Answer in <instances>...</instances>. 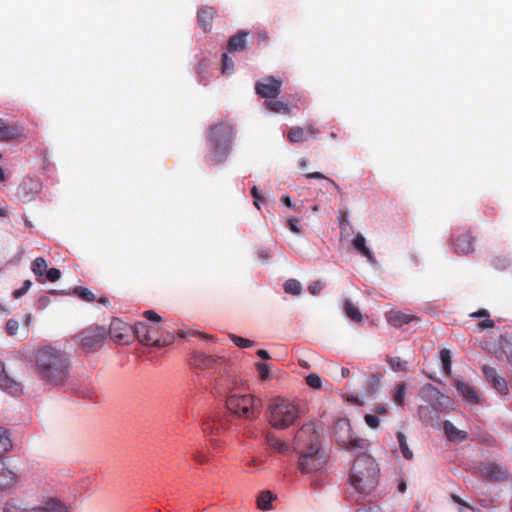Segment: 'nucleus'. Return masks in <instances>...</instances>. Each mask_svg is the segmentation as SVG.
I'll list each match as a JSON object with an SVG mask.
<instances>
[{
    "label": "nucleus",
    "mask_w": 512,
    "mask_h": 512,
    "mask_svg": "<svg viewBox=\"0 0 512 512\" xmlns=\"http://www.w3.org/2000/svg\"><path fill=\"white\" fill-rule=\"evenodd\" d=\"M228 428V418L223 413H213L203 422L202 429L210 435H221Z\"/></svg>",
    "instance_id": "nucleus-12"
},
{
    "label": "nucleus",
    "mask_w": 512,
    "mask_h": 512,
    "mask_svg": "<svg viewBox=\"0 0 512 512\" xmlns=\"http://www.w3.org/2000/svg\"><path fill=\"white\" fill-rule=\"evenodd\" d=\"M482 372L486 381L492 386L493 389H495L500 394H508V383L506 379L498 373L496 368L489 365H483Z\"/></svg>",
    "instance_id": "nucleus-13"
},
{
    "label": "nucleus",
    "mask_w": 512,
    "mask_h": 512,
    "mask_svg": "<svg viewBox=\"0 0 512 512\" xmlns=\"http://www.w3.org/2000/svg\"><path fill=\"white\" fill-rule=\"evenodd\" d=\"M490 314L488 312V310L486 309H480L476 312H473L470 314V317L472 318H489Z\"/></svg>",
    "instance_id": "nucleus-60"
},
{
    "label": "nucleus",
    "mask_w": 512,
    "mask_h": 512,
    "mask_svg": "<svg viewBox=\"0 0 512 512\" xmlns=\"http://www.w3.org/2000/svg\"><path fill=\"white\" fill-rule=\"evenodd\" d=\"M282 81L273 76H267L257 81L255 92L266 99H275L281 93Z\"/></svg>",
    "instance_id": "nucleus-10"
},
{
    "label": "nucleus",
    "mask_w": 512,
    "mask_h": 512,
    "mask_svg": "<svg viewBox=\"0 0 512 512\" xmlns=\"http://www.w3.org/2000/svg\"><path fill=\"white\" fill-rule=\"evenodd\" d=\"M45 275L48 281L55 282L60 278L61 272L57 268H50L46 271Z\"/></svg>",
    "instance_id": "nucleus-53"
},
{
    "label": "nucleus",
    "mask_w": 512,
    "mask_h": 512,
    "mask_svg": "<svg viewBox=\"0 0 512 512\" xmlns=\"http://www.w3.org/2000/svg\"><path fill=\"white\" fill-rule=\"evenodd\" d=\"M234 68V62L227 54L222 55V71L223 73H229Z\"/></svg>",
    "instance_id": "nucleus-46"
},
{
    "label": "nucleus",
    "mask_w": 512,
    "mask_h": 512,
    "mask_svg": "<svg viewBox=\"0 0 512 512\" xmlns=\"http://www.w3.org/2000/svg\"><path fill=\"white\" fill-rule=\"evenodd\" d=\"M231 339L236 346L241 347V348H248L253 345V341L243 338V337H240V336L231 335Z\"/></svg>",
    "instance_id": "nucleus-45"
},
{
    "label": "nucleus",
    "mask_w": 512,
    "mask_h": 512,
    "mask_svg": "<svg viewBox=\"0 0 512 512\" xmlns=\"http://www.w3.org/2000/svg\"><path fill=\"white\" fill-rule=\"evenodd\" d=\"M107 337V329L104 326L89 327L75 336L81 348L85 352L98 350Z\"/></svg>",
    "instance_id": "nucleus-8"
},
{
    "label": "nucleus",
    "mask_w": 512,
    "mask_h": 512,
    "mask_svg": "<svg viewBox=\"0 0 512 512\" xmlns=\"http://www.w3.org/2000/svg\"><path fill=\"white\" fill-rule=\"evenodd\" d=\"M133 338H137L138 341L146 346L151 344L150 338V324L144 321H139L132 326Z\"/></svg>",
    "instance_id": "nucleus-20"
},
{
    "label": "nucleus",
    "mask_w": 512,
    "mask_h": 512,
    "mask_svg": "<svg viewBox=\"0 0 512 512\" xmlns=\"http://www.w3.org/2000/svg\"><path fill=\"white\" fill-rule=\"evenodd\" d=\"M32 271L38 277H43L47 271V262L44 258L38 257L32 263Z\"/></svg>",
    "instance_id": "nucleus-37"
},
{
    "label": "nucleus",
    "mask_w": 512,
    "mask_h": 512,
    "mask_svg": "<svg viewBox=\"0 0 512 512\" xmlns=\"http://www.w3.org/2000/svg\"><path fill=\"white\" fill-rule=\"evenodd\" d=\"M165 330V327L159 324L150 325L149 335L151 338V344L149 346L162 347L166 345L169 342V340H167L163 335V332Z\"/></svg>",
    "instance_id": "nucleus-22"
},
{
    "label": "nucleus",
    "mask_w": 512,
    "mask_h": 512,
    "mask_svg": "<svg viewBox=\"0 0 512 512\" xmlns=\"http://www.w3.org/2000/svg\"><path fill=\"white\" fill-rule=\"evenodd\" d=\"M287 138L291 143H300L305 139V130L302 127L294 126L289 129Z\"/></svg>",
    "instance_id": "nucleus-35"
},
{
    "label": "nucleus",
    "mask_w": 512,
    "mask_h": 512,
    "mask_svg": "<svg viewBox=\"0 0 512 512\" xmlns=\"http://www.w3.org/2000/svg\"><path fill=\"white\" fill-rule=\"evenodd\" d=\"M407 391V386L405 382H399L393 389V401L398 406H403L405 401V395Z\"/></svg>",
    "instance_id": "nucleus-31"
},
{
    "label": "nucleus",
    "mask_w": 512,
    "mask_h": 512,
    "mask_svg": "<svg viewBox=\"0 0 512 512\" xmlns=\"http://www.w3.org/2000/svg\"><path fill=\"white\" fill-rule=\"evenodd\" d=\"M257 370L259 372L260 378L262 380H265L269 376V366L266 363H258L257 364Z\"/></svg>",
    "instance_id": "nucleus-55"
},
{
    "label": "nucleus",
    "mask_w": 512,
    "mask_h": 512,
    "mask_svg": "<svg viewBox=\"0 0 512 512\" xmlns=\"http://www.w3.org/2000/svg\"><path fill=\"white\" fill-rule=\"evenodd\" d=\"M12 448V441L8 429L0 427V456Z\"/></svg>",
    "instance_id": "nucleus-33"
},
{
    "label": "nucleus",
    "mask_w": 512,
    "mask_h": 512,
    "mask_svg": "<svg viewBox=\"0 0 512 512\" xmlns=\"http://www.w3.org/2000/svg\"><path fill=\"white\" fill-rule=\"evenodd\" d=\"M37 376L46 384L64 385L70 376L71 363L68 354L52 345L38 348L33 356Z\"/></svg>",
    "instance_id": "nucleus-1"
},
{
    "label": "nucleus",
    "mask_w": 512,
    "mask_h": 512,
    "mask_svg": "<svg viewBox=\"0 0 512 512\" xmlns=\"http://www.w3.org/2000/svg\"><path fill=\"white\" fill-rule=\"evenodd\" d=\"M283 288L287 294H292V295H299L302 291L301 283L296 279H288L284 283Z\"/></svg>",
    "instance_id": "nucleus-38"
},
{
    "label": "nucleus",
    "mask_w": 512,
    "mask_h": 512,
    "mask_svg": "<svg viewBox=\"0 0 512 512\" xmlns=\"http://www.w3.org/2000/svg\"><path fill=\"white\" fill-rule=\"evenodd\" d=\"M273 499L274 496L270 491L262 492L257 499L258 507L262 510L270 509V504Z\"/></svg>",
    "instance_id": "nucleus-39"
},
{
    "label": "nucleus",
    "mask_w": 512,
    "mask_h": 512,
    "mask_svg": "<svg viewBox=\"0 0 512 512\" xmlns=\"http://www.w3.org/2000/svg\"><path fill=\"white\" fill-rule=\"evenodd\" d=\"M73 293L87 302H94L96 300L95 295L86 287H76Z\"/></svg>",
    "instance_id": "nucleus-40"
},
{
    "label": "nucleus",
    "mask_w": 512,
    "mask_h": 512,
    "mask_svg": "<svg viewBox=\"0 0 512 512\" xmlns=\"http://www.w3.org/2000/svg\"><path fill=\"white\" fill-rule=\"evenodd\" d=\"M295 444L301 450L298 465L302 473L318 471L326 464L328 456L320 447L314 424L302 425L295 435Z\"/></svg>",
    "instance_id": "nucleus-2"
},
{
    "label": "nucleus",
    "mask_w": 512,
    "mask_h": 512,
    "mask_svg": "<svg viewBox=\"0 0 512 512\" xmlns=\"http://www.w3.org/2000/svg\"><path fill=\"white\" fill-rule=\"evenodd\" d=\"M307 131L310 134V136L313 138H316V135L319 133V130L313 125H308Z\"/></svg>",
    "instance_id": "nucleus-62"
},
{
    "label": "nucleus",
    "mask_w": 512,
    "mask_h": 512,
    "mask_svg": "<svg viewBox=\"0 0 512 512\" xmlns=\"http://www.w3.org/2000/svg\"><path fill=\"white\" fill-rule=\"evenodd\" d=\"M6 511L7 512H43V510L40 508V506L33 507V508H18L16 506H7Z\"/></svg>",
    "instance_id": "nucleus-49"
},
{
    "label": "nucleus",
    "mask_w": 512,
    "mask_h": 512,
    "mask_svg": "<svg viewBox=\"0 0 512 512\" xmlns=\"http://www.w3.org/2000/svg\"><path fill=\"white\" fill-rule=\"evenodd\" d=\"M40 508L43 512H68L69 508L57 498H48Z\"/></svg>",
    "instance_id": "nucleus-28"
},
{
    "label": "nucleus",
    "mask_w": 512,
    "mask_h": 512,
    "mask_svg": "<svg viewBox=\"0 0 512 512\" xmlns=\"http://www.w3.org/2000/svg\"><path fill=\"white\" fill-rule=\"evenodd\" d=\"M357 512H384L380 507H370L368 509H361V510H358Z\"/></svg>",
    "instance_id": "nucleus-64"
},
{
    "label": "nucleus",
    "mask_w": 512,
    "mask_h": 512,
    "mask_svg": "<svg viewBox=\"0 0 512 512\" xmlns=\"http://www.w3.org/2000/svg\"><path fill=\"white\" fill-rule=\"evenodd\" d=\"M265 106L267 110L273 113H281V114H289L290 108L288 105L282 101L278 100H269L266 101Z\"/></svg>",
    "instance_id": "nucleus-30"
},
{
    "label": "nucleus",
    "mask_w": 512,
    "mask_h": 512,
    "mask_svg": "<svg viewBox=\"0 0 512 512\" xmlns=\"http://www.w3.org/2000/svg\"><path fill=\"white\" fill-rule=\"evenodd\" d=\"M324 287V284L320 281H315L311 283L308 287V290L311 294L317 295Z\"/></svg>",
    "instance_id": "nucleus-56"
},
{
    "label": "nucleus",
    "mask_w": 512,
    "mask_h": 512,
    "mask_svg": "<svg viewBox=\"0 0 512 512\" xmlns=\"http://www.w3.org/2000/svg\"><path fill=\"white\" fill-rule=\"evenodd\" d=\"M305 177L307 179H325L329 184H331L333 186V189H335L337 191V193H339V194L341 193V189H340L339 185L333 179L326 177L321 172L307 173V174H305Z\"/></svg>",
    "instance_id": "nucleus-41"
},
{
    "label": "nucleus",
    "mask_w": 512,
    "mask_h": 512,
    "mask_svg": "<svg viewBox=\"0 0 512 512\" xmlns=\"http://www.w3.org/2000/svg\"><path fill=\"white\" fill-rule=\"evenodd\" d=\"M386 320L391 326L400 328L414 320H418V317L401 311L392 310L386 314Z\"/></svg>",
    "instance_id": "nucleus-19"
},
{
    "label": "nucleus",
    "mask_w": 512,
    "mask_h": 512,
    "mask_svg": "<svg viewBox=\"0 0 512 512\" xmlns=\"http://www.w3.org/2000/svg\"><path fill=\"white\" fill-rule=\"evenodd\" d=\"M300 418L299 405L292 400L276 397L269 406L268 421L276 429H287Z\"/></svg>",
    "instance_id": "nucleus-4"
},
{
    "label": "nucleus",
    "mask_w": 512,
    "mask_h": 512,
    "mask_svg": "<svg viewBox=\"0 0 512 512\" xmlns=\"http://www.w3.org/2000/svg\"><path fill=\"white\" fill-rule=\"evenodd\" d=\"M365 423L372 429L378 428L380 420L376 415L366 414L364 417Z\"/></svg>",
    "instance_id": "nucleus-48"
},
{
    "label": "nucleus",
    "mask_w": 512,
    "mask_h": 512,
    "mask_svg": "<svg viewBox=\"0 0 512 512\" xmlns=\"http://www.w3.org/2000/svg\"><path fill=\"white\" fill-rule=\"evenodd\" d=\"M336 441L347 450L364 449L365 441L357 437L348 419H339L334 427Z\"/></svg>",
    "instance_id": "nucleus-7"
},
{
    "label": "nucleus",
    "mask_w": 512,
    "mask_h": 512,
    "mask_svg": "<svg viewBox=\"0 0 512 512\" xmlns=\"http://www.w3.org/2000/svg\"><path fill=\"white\" fill-rule=\"evenodd\" d=\"M373 411L378 415H385L388 412L386 405H377L374 407Z\"/></svg>",
    "instance_id": "nucleus-61"
},
{
    "label": "nucleus",
    "mask_w": 512,
    "mask_h": 512,
    "mask_svg": "<svg viewBox=\"0 0 512 512\" xmlns=\"http://www.w3.org/2000/svg\"><path fill=\"white\" fill-rule=\"evenodd\" d=\"M352 245L354 249L359 252L362 256L366 257L371 263L375 262L373 252L366 246V240L361 233H357L353 239Z\"/></svg>",
    "instance_id": "nucleus-23"
},
{
    "label": "nucleus",
    "mask_w": 512,
    "mask_h": 512,
    "mask_svg": "<svg viewBox=\"0 0 512 512\" xmlns=\"http://www.w3.org/2000/svg\"><path fill=\"white\" fill-rule=\"evenodd\" d=\"M480 472L486 480L491 482H499L507 479V472L495 463L483 465Z\"/></svg>",
    "instance_id": "nucleus-16"
},
{
    "label": "nucleus",
    "mask_w": 512,
    "mask_h": 512,
    "mask_svg": "<svg viewBox=\"0 0 512 512\" xmlns=\"http://www.w3.org/2000/svg\"><path fill=\"white\" fill-rule=\"evenodd\" d=\"M219 361V357L207 355L203 352H194L191 358V365L197 369L209 370L214 368Z\"/></svg>",
    "instance_id": "nucleus-15"
},
{
    "label": "nucleus",
    "mask_w": 512,
    "mask_h": 512,
    "mask_svg": "<svg viewBox=\"0 0 512 512\" xmlns=\"http://www.w3.org/2000/svg\"><path fill=\"white\" fill-rule=\"evenodd\" d=\"M143 316L147 320L154 322V324H159L162 320L161 316L153 310L144 311Z\"/></svg>",
    "instance_id": "nucleus-52"
},
{
    "label": "nucleus",
    "mask_w": 512,
    "mask_h": 512,
    "mask_svg": "<svg viewBox=\"0 0 512 512\" xmlns=\"http://www.w3.org/2000/svg\"><path fill=\"white\" fill-rule=\"evenodd\" d=\"M108 334L114 342L121 345H127L133 340L132 326L118 318L112 319L109 329L107 330V335Z\"/></svg>",
    "instance_id": "nucleus-9"
},
{
    "label": "nucleus",
    "mask_w": 512,
    "mask_h": 512,
    "mask_svg": "<svg viewBox=\"0 0 512 512\" xmlns=\"http://www.w3.org/2000/svg\"><path fill=\"white\" fill-rule=\"evenodd\" d=\"M193 459L199 464H205L209 462V455L203 451H195L192 455Z\"/></svg>",
    "instance_id": "nucleus-51"
},
{
    "label": "nucleus",
    "mask_w": 512,
    "mask_h": 512,
    "mask_svg": "<svg viewBox=\"0 0 512 512\" xmlns=\"http://www.w3.org/2000/svg\"><path fill=\"white\" fill-rule=\"evenodd\" d=\"M298 223H299V219L298 218H291L288 220V226H289V229L294 232V233H298L300 231L299 227H298Z\"/></svg>",
    "instance_id": "nucleus-59"
},
{
    "label": "nucleus",
    "mask_w": 512,
    "mask_h": 512,
    "mask_svg": "<svg viewBox=\"0 0 512 512\" xmlns=\"http://www.w3.org/2000/svg\"><path fill=\"white\" fill-rule=\"evenodd\" d=\"M0 388L12 395L21 391V385L8 375L3 362H0Z\"/></svg>",
    "instance_id": "nucleus-17"
},
{
    "label": "nucleus",
    "mask_w": 512,
    "mask_h": 512,
    "mask_svg": "<svg viewBox=\"0 0 512 512\" xmlns=\"http://www.w3.org/2000/svg\"><path fill=\"white\" fill-rule=\"evenodd\" d=\"M440 358L443 365V370L446 373H450L451 371V353L448 349H443L440 352Z\"/></svg>",
    "instance_id": "nucleus-43"
},
{
    "label": "nucleus",
    "mask_w": 512,
    "mask_h": 512,
    "mask_svg": "<svg viewBox=\"0 0 512 512\" xmlns=\"http://www.w3.org/2000/svg\"><path fill=\"white\" fill-rule=\"evenodd\" d=\"M233 137L234 130L228 122H219L210 126L208 141L213 149L215 161L220 162L226 157Z\"/></svg>",
    "instance_id": "nucleus-5"
},
{
    "label": "nucleus",
    "mask_w": 512,
    "mask_h": 512,
    "mask_svg": "<svg viewBox=\"0 0 512 512\" xmlns=\"http://www.w3.org/2000/svg\"><path fill=\"white\" fill-rule=\"evenodd\" d=\"M216 13L217 11L215 8L210 6H203L198 10V24L204 32H209L211 30Z\"/></svg>",
    "instance_id": "nucleus-18"
},
{
    "label": "nucleus",
    "mask_w": 512,
    "mask_h": 512,
    "mask_svg": "<svg viewBox=\"0 0 512 512\" xmlns=\"http://www.w3.org/2000/svg\"><path fill=\"white\" fill-rule=\"evenodd\" d=\"M226 406L239 417L253 419L259 408V400L250 394L231 393L226 399Z\"/></svg>",
    "instance_id": "nucleus-6"
},
{
    "label": "nucleus",
    "mask_w": 512,
    "mask_h": 512,
    "mask_svg": "<svg viewBox=\"0 0 512 512\" xmlns=\"http://www.w3.org/2000/svg\"><path fill=\"white\" fill-rule=\"evenodd\" d=\"M266 441L278 453L286 454L290 451L289 445L272 433L267 434Z\"/></svg>",
    "instance_id": "nucleus-27"
},
{
    "label": "nucleus",
    "mask_w": 512,
    "mask_h": 512,
    "mask_svg": "<svg viewBox=\"0 0 512 512\" xmlns=\"http://www.w3.org/2000/svg\"><path fill=\"white\" fill-rule=\"evenodd\" d=\"M443 430L446 437L452 442H463L468 437L467 432L459 430L454 426L452 422L448 420L444 421Z\"/></svg>",
    "instance_id": "nucleus-21"
},
{
    "label": "nucleus",
    "mask_w": 512,
    "mask_h": 512,
    "mask_svg": "<svg viewBox=\"0 0 512 512\" xmlns=\"http://www.w3.org/2000/svg\"><path fill=\"white\" fill-rule=\"evenodd\" d=\"M339 369H340V373H341V375H340V379H339V380H342V379H344V378L349 377V375H350V370H349L348 368H346V367H341V368H339Z\"/></svg>",
    "instance_id": "nucleus-63"
},
{
    "label": "nucleus",
    "mask_w": 512,
    "mask_h": 512,
    "mask_svg": "<svg viewBox=\"0 0 512 512\" xmlns=\"http://www.w3.org/2000/svg\"><path fill=\"white\" fill-rule=\"evenodd\" d=\"M494 326H495V322L489 318H486L477 324V328L479 331H482L484 329L493 328Z\"/></svg>",
    "instance_id": "nucleus-57"
},
{
    "label": "nucleus",
    "mask_w": 512,
    "mask_h": 512,
    "mask_svg": "<svg viewBox=\"0 0 512 512\" xmlns=\"http://www.w3.org/2000/svg\"><path fill=\"white\" fill-rule=\"evenodd\" d=\"M18 129L13 126H8L5 122L0 119V140L9 141L13 140L18 136Z\"/></svg>",
    "instance_id": "nucleus-29"
},
{
    "label": "nucleus",
    "mask_w": 512,
    "mask_h": 512,
    "mask_svg": "<svg viewBox=\"0 0 512 512\" xmlns=\"http://www.w3.org/2000/svg\"><path fill=\"white\" fill-rule=\"evenodd\" d=\"M251 195L254 198V205L259 209L260 208L259 202L262 200V198H261L258 188L256 186L252 187Z\"/></svg>",
    "instance_id": "nucleus-58"
},
{
    "label": "nucleus",
    "mask_w": 512,
    "mask_h": 512,
    "mask_svg": "<svg viewBox=\"0 0 512 512\" xmlns=\"http://www.w3.org/2000/svg\"><path fill=\"white\" fill-rule=\"evenodd\" d=\"M396 436L402 456L407 460H411L413 458V452L408 446L406 436L400 431L397 432Z\"/></svg>",
    "instance_id": "nucleus-34"
},
{
    "label": "nucleus",
    "mask_w": 512,
    "mask_h": 512,
    "mask_svg": "<svg viewBox=\"0 0 512 512\" xmlns=\"http://www.w3.org/2000/svg\"><path fill=\"white\" fill-rule=\"evenodd\" d=\"M386 361L390 365L391 369L395 372L407 371V363L406 361H403L400 357H392L387 355Z\"/></svg>",
    "instance_id": "nucleus-36"
},
{
    "label": "nucleus",
    "mask_w": 512,
    "mask_h": 512,
    "mask_svg": "<svg viewBox=\"0 0 512 512\" xmlns=\"http://www.w3.org/2000/svg\"><path fill=\"white\" fill-rule=\"evenodd\" d=\"M31 285H32V283L30 280H25L23 282L22 287L19 289H16L13 292L14 298H20L21 296H23L30 289Z\"/></svg>",
    "instance_id": "nucleus-50"
},
{
    "label": "nucleus",
    "mask_w": 512,
    "mask_h": 512,
    "mask_svg": "<svg viewBox=\"0 0 512 512\" xmlns=\"http://www.w3.org/2000/svg\"><path fill=\"white\" fill-rule=\"evenodd\" d=\"M382 378H383V376L381 373H373L369 376L368 388L371 393H374L378 389Z\"/></svg>",
    "instance_id": "nucleus-42"
},
{
    "label": "nucleus",
    "mask_w": 512,
    "mask_h": 512,
    "mask_svg": "<svg viewBox=\"0 0 512 512\" xmlns=\"http://www.w3.org/2000/svg\"><path fill=\"white\" fill-rule=\"evenodd\" d=\"M306 383L311 388L319 389L321 388L322 380L319 375L311 373L306 377Z\"/></svg>",
    "instance_id": "nucleus-44"
},
{
    "label": "nucleus",
    "mask_w": 512,
    "mask_h": 512,
    "mask_svg": "<svg viewBox=\"0 0 512 512\" xmlns=\"http://www.w3.org/2000/svg\"><path fill=\"white\" fill-rule=\"evenodd\" d=\"M256 37H257V44L259 46H266L270 39V37L266 31L257 32Z\"/></svg>",
    "instance_id": "nucleus-54"
},
{
    "label": "nucleus",
    "mask_w": 512,
    "mask_h": 512,
    "mask_svg": "<svg viewBox=\"0 0 512 512\" xmlns=\"http://www.w3.org/2000/svg\"><path fill=\"white\" fill-rule=\"evenodd\" d=\"M344 310L346 315L354 322L362 321L360 310L349 300L344 301Z\"/></svg>",
    "instance_id": "nucleus-32"
},
{
    "label": "nucleus",
    "mask_w": 512,
    "mask_h": 512,
    "mask_svg": "<svg viewBox=\"0 0 512 512\" xmlns=\"http://www.w3.org/2000/svg\"><path fill=\"white\" fill-rule=\"evenodd\" d=\"M249 35L248 31H239L237 34L230 37L228 41V51H242L246 48V38Z\"/></svg>",
    "instance_id": "nucleus-24"
},
{
    "label": "nucleus",
    "mask_w": 512,
    "mask_h": 512,
    "mask_svg": "<svg viewBox=\"0 0 512 512\" xmlns=\"http://www.w3.org/2000/svg\"><path fill=\"white\" fill-rule=\"evenodd\" d=\"M16 482V475L0 461V490L12 487Z\"/></svg>",
    "instance_id": "nucleus-26"
},
{
    "label": "nucleus",
    "mask_w": 512,
    "mask_h": 512,
    "mask_svg": "<svg viewBox=\"0 0 512 512\" xmlns=\"http://www.w3.org/2000/svg\"><path fill=\"white\" fill-rule=\"evenodd\" d=\"M379 467L373 457L359 455L351 468L349 483L359 495H370L379 483Z\"/></svg>",
    "instance_id": "nucleus-3"
},
{
    "label": "nucleus",
    "mask_w": 512,
    "mask_h": 512,
    "mask_svg": "<svg viewBox=\"0 0 512 512\" xmlns=\"http://www.w3.org/2000/svg\"><path fill=\"white\" fill-rule=\"evenodd\" d=\"M41 187L42 185L38 179L25 177L17 187L16 197L24 203L31 202L35 200Z\"/></svg>",
    "instance_id": "nucleus-11"
},
{
    "label": "nucleus",
    "mask_w": 512,
    "mask_h": 512,
    "mask_svg": "<svg viewBox=\"0 0 512 512\" xmlns=\"http://www.w3.org/2000/svg\"><path fill=\"white\" fill-rule=\"evenodd\" d=\"M455 386L458 390V392L469 402L472 403H479L480 398L476 392V390L470 386L468 383H465L463 381H456Z\"/></svg>",
    "instance_id": "nucleus-25"
},
{
    "label": "nucleus",
    "mask_w": 512,
    "mask_h": 512,
    "mask_svg": "<svg viewBox=\"0 0 512 512\" xmlns=\"http://www.w3.org/2000/svg\"><path fill=\"white\" fill-rule=\"evenodd\" d=\"M19 329V322L14 319H9L6 323V332L10 336L16 335Z\"/></svg>",
    "instance_id": "nucleus-47"
},
{
    "label": "nucleus",
    "mask_w": 512,
    "mask_h": 512,
    "mask_svg": "<svg viewBox=\"0 0 512 512\" xmlns=\"http://www.w3.org/2000/svg\"><path fill=\"white\" fill-rule=\"evenodd\" d=\"M474 236L469 231L453 235L451 238L454 252L458 255H468L474 251Z\"/></svg>",
    "instance_id": "nucleus-14"
}]
</instances>
